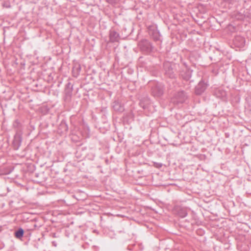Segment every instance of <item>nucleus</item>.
I'll return each mask as SVG.
<instances>
[{
    "label": "nucleus",
    "instance_id": "obj_7",
    "mask_svg": "<svg viewBox=\"0 0 251 251\" xmlns=\"http://www.w3.org/2000/svg\"><path fill=\"white\" fill-rule=\"evenodd\" d=\"M149 34L154 41L159 43L162 42L161 36L156 27L151 26L149 28Z\"/></svg>",
    "mask_w": 251,
    "mask_h": 251
},
{
    "label": "nucleus",
    "instance_id": "obj_9",
    "mask_svg": "<svg viewBox=\"0 0 251 251\" xmlns=\"http://www.w3.org/2000/svg\"><path fill=\"white\" fill-rule=\"evenodd\" d=\"M173 212L180 218H184L187 215V211L186 208L180 206H175L173 209Z\"/></svg>",
    "mask_w": 251,
    "mask_h": 251
},
{
    "label": "nucleus",
    "instance_id": "obj_8",
    "mask_svg": "<svg viewBox=\"0 0 251 251\" xmlns=\"http://www.w3.org/2000/svg\"><path fill=\"white\" fill-rule=\"evenodd\" d=\"M22 141V133L21 131H17L12 142V146L15 150H18Z\"/></svg>",
    "mask_w": 251,
    "mask_h": 251
},
{
    "label": "nucleus",
    "instance_id": "obj_4",
    "mask_svg": "<svg viewBox=\"0 0 251 251\" xmlns=\"http://www.w3.org/2000/svg\"><path fill=\"white\" fill-rule=\"evenodd\" d=\"M193 70L190 68H187L186 66L178 69L177 75L179 77L185 81H188L192 76Z\"/></svg>",
    "mask_w": 251,
    "mask_h": 251
},
{
    "label": "nucleus",
    "instance_id": "obj_16",
    "mask_svg": "<svg viewBox=\"0 0 251 251\" xmlns=\"http://www.w3.org/2000/svg\"><path fill=\"white\" fill-rule=\"evenodd\" d=\"M11 172V170L6 167H0V176L10 174Z\"/></svg>",
    "mask_w": 251,
    "mask_h": 251
},
{
    "label": "nucleus",
    "instance_id": "obj_24",
    "mask_svg": "<svg viewBox=\"0 0 251 251\" xmlns=\"http://www.w3.org/2000/svg\"><path fill=\"white\" fill-rule=\"evenodd\" d=\"M106 1L110 4H113L116 3L117 0H105Z\"/></svg>",
    "mask_w": 251,
    "mask_h": 251
},
{
    "label": "nucleus",
    "instance_id": "obj_15",
    "mask_svg": "<svg viewBox=\"0 0 251 251\" xmlns=\"http://www.w3.org/2000/svg\"><path fill=\"white\" fill-rule=\"evenodd\" d=\"M24 234V230L21 227L19 228L17 230H15L14 232V236L17 239H21L23 237Z\"/></svg>",
    "mask_w": 251,
    "mask_h": 251
},
{
    "label": "nucleus",
    "instance_id": "obj_6",
    "mask_svg": "<svg viewBox=\"0 0 251 251\" xmlns=\"http://www.w3.org/2000/svg\"><path fill=\"white\" fill-rule=\"evenodd\" d=\"M208 85L209 84L207 81H205L203 79H201L199 83L195 86V94L196 95H201L205 92Z\"/></svg>",
    "mask_w": 251,
    "mask_h": 251
},
{
    "label": "nucleus",
    "instance_id": "obj_22",
    "mask_svg": "<svg viewBox=\"0 0 251 251\" xmlns=\"http://www.w3.org/2000/svg\"><path fill=\"white\" fill-rule=\"evenodd\" d=\"M153 166L157 168H160L162 166V164L161 163L154 162Z\"/></svg>",
    "mask_w": 251,
    "mask_h": 251
},
{
    "label": "nucleus",
    "instance_id": "obj_19",
    "mask_svg": "<svg viewBox=\"0 0 251 251\" xmlns=\"http://www.w3.org/2000/svg\"><path fill=\"white\" fill-rule=\"evenodd\" d=\"M139 104L140 106L142 107L144 109H145L148 108L147 104L146 103L145 101L143 100H140Z\"/></svg>",
    "mask_w": 251,
    "mask_h": 251
},
{
    "label": "nucleus",
    "instance_id": "obj_2",
    "mask_svg": "<svg viewBox=\"0 0 251 251\" xmlns=\"http://www.w3.org/2000/svg\"><path fill=\"white\" fill-rule=\"evenodd\" d=\"M138 45L140 50L145 54L150 53L154 49L152 44L148 40L145 39L139 42Z\"/></svg>",
    "mask_w": 251,
    "mask_h": 251
},
{
    "label": "nucleus",
    "instance_id": "obj_3",
    "mask_svg": "<svg viewBox=\"0 0 251 251\" xmlns=\"http://www.w3.org/2000/svg\"><path fill=\"white\" fill-rule=\"evenodd\" d=\"M164 89V85L162 84L153 82L151 87V94L154 97L160 98L163 95Z\"/></svg>",
    "mask_w": 251,
    "mask_h": 251
},
{
    "label": "nucleus",
    "instance_id": "obj_1",
    "mask_svg": "<svg viewBox=\"0 0 251 251\" xmlns=\"http://www.w3.org/2000/svg\"><path fill=\"white\" fill-rule=\"evenodd\" d=\"M179 64L165 62L163 64L162 71L165 77L170 79H176Z\"/></svg>",
    "mask_w": 251,
    "mask_h": 251
},
{
    "label": "nucleus",
    "instance_id": "obj_20",
    "mask_svg": "<svg viewBox=\"0 0 251 251\" xmlns=\"http://www.w3.org/2000/svg\"><path fill=\"white\" fill-rule=\"evenodd\" d=\"M13 126L14 127L19 128L21 126V123L18 120H16L13 123Z\"/></svg>",
    "mask_w": 251,
    "mask_h": 251
},
{
    "label": "nucleus",
    "instance_id": "obj_14",
    "mask_svg": "<svg viewBox=\"0 0 251 251\" xmlns=\"http://www.w3.org/2000/svg\"><path fill=\"white\" fill-rule=\"evenodd\" d=\"M120 38L119 34L115 30H110L109 39L111 42H118Z\"/></svg>",
    "mask_w": 251,
    "mask_h": 251
},
{
    "label": "nucleus",
    "instance_id": "obj_17",
    "mask_svg": "<svg viewBox=\"0 0 251 251\" xmlns=\"http://www.w3.org/2000/svg\"><path fill=\"white\" fill-rule=\"evenodd\" d=\"M80 70H81V67L79 65H78L77 66H76L75 67H74L73 68V70H72V73H73V76L75 77H77V76L79 74Z\"/></svg>",
    "mask_w": 251,
    "mask_h": 251
},
{
    "label": "nucleus",
    "instance_id": "obj_13",
    "mask_svg": "<svg viewBox=\"0 0 251 251\" xmlns=\"http://www.w3.org/2000/svg\"><path fill=\"white\" fill-rule=\"evenodd\" d=\"M113 109L119 112H122L124 111V105L118 100H115L112 103Z\"/></svg>",
    "mask_w": 251,
    "mask_h": 251
},
{
    "label": "nucleus",
    "instance_id": "obj_12",
    "mask_svg": "<svg viewBox=\"0 0 251 251\" xmlns=\"http://www.w3.org/2000/svg\"><path fill=\"white\" fill-rule=\"evenodd\" d=\"M233 42L236 46L242 47H244L245 44V39L241 36L237 35L234 37Z\"/></svg>",
    "mask_w": 251,
    "mask_h": 251
},
{
    "label": "nucleus",
    "instance_id": "obj_5",
    "mask_svg": "<svg viewBox=\"0 0 251 251\" xmlns=\"http://www.w3.org/2000/svg\"><path fill=\"white\" fill-rule=\"evenodd\" d=\"M188 96L186 93L184 91H180L175 94L172 100L174 103L176 104L183 103L185 102Z\"/></svg>",
    "mask_w": 251,
    "mask_h": 251
},
{
    "label": "nucleus",
    "instance_id": "obj_11",
    "mask_svg": "<svg viewBox=\"0 0 251 251\" xmlns=\"http://www.w3.org/2000/svg\"><path fill=\"white\" fill-rule=\"evenodd\" d=\"M214 95L217 98L225 99L226 96V92L222 88H218L214 90Z\"/></svg>",
    "mask_w": 251,
    "mask_h": 251
},
{
    "label": "nucleus",
    "instance_id": "obj_18",
    "mask_svg": "<svg viewBox=\"0 0 251 251\" xmlns=\"http://www.w3.org/2000/svg\"><path fill=\"white\" fill-rule=\"evenodd\" d=\"M59 128L61 129L63 132H66L68 130V126L66 122L62 121L59 125Z\"/></svg>",
    "mask_w": 251,
    "mask_h": 251
},
{
    "label": "nucleus",
    "instance_id": "obj_21",
    "mask_svg": "<svg viewBox=\"0 0 251 251\" xmlns=\"http://www.w3.org/2000/svg\"><path fill=\"white\" fill-rule=\"evenodd\" d=\"M179 64V67L178 68V69H180V68H181L182 67L184 66V67H186L187 68H190L186 64V62H181V64Z\"/></svg>",
    "mask_w": 251,
    "mask_h": 251
},
{
    "label": "nucleus",
    "instance_id": "obj_25",
    "mask_svg": "<svg viewBox=\"0 0 251 251\" xmlns=\"http://www.w3.org/2000/svg\"><path fill=\"white\" fill-rule=\"evenodd\" d=\"M52 244L54 247H56L57 246V243L55 241H53L52 242Z\"/></svg>",
    "mask_w": 251,
    "mask_h": 251
},
{
    "label": "nucleus",
    "instance_id": "obj_10",
    "mask_svg": "<svg viewBox=\"0 0 251 251\" xmlns=\"http://www.w3.org/2000/svg\"><path fill=\"white\" fill-rule=\"evenodd\" d=\"M73 90V85L70 82H68L65 86L64 90L66 99H69L71 97Z\"/></svg>",
    "mask_w": 251,
    "mask_h": 251
},
{
    "label": "nucleus",
    "instance_id": "obj_23",
    "mask_svg": "<svg viewBox=\"0 0 251 251\" xmlns=\"http://www.w3.org/2000/svg\"><path fill=\"white\" fill-rule=\"evenodd\" d=\"M50 236L53 237V238H59V234H57L56 233H51L50 234Z\"/></svg>",
    "mask_w": 251,
    "mask_h": 251
}]
</instances>
